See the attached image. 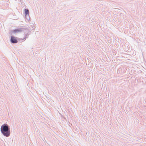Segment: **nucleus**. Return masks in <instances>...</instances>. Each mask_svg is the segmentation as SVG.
I'll use <instances>...</instances> for the list:
<instances>
[{
  "label": "nucleus",
  "mask_w": 146,
  "mask_h": 146,
  "mask_svg": "<svg viewBox=\"0 0 146 146\" xmlns=\"http://www.w3.org/2000/svg\"><path fill=\"white\" fill-rule=\"evenodd\" d=\"M9 128L7 126L4 125L1 126V130L3 134L6 137H8L10 134V132L8 131Z\"/></svg>",
  "instance_id": "f257e3e1"
},
{
  "label": "nucleus",
  "mask_w": 146,
  "mask_h": 146,
  "mask_svg": "<svg viewBox=\"0 0 146 146\" xmlns=\"http://www.w3.org/2000/svg\"><path fill=\"white\" fill-rule=\"evenodd\" d=\"M11 41L13 43H17V40L16 38L13 36L11 37Z\"/></svg>",
  "instance_id": "f03ea898"
},
{
  "label": "nucleus",
  "mask_w": 146,
  "mask_h": 146,
  "mask_svg": "<svg viewBox=\"0 0 146 146\" xmlns=\"http://www.w3.org/2000/svg\"><path fill=\"white\" fill-rule=\"evenodd\" d=\"M25 16H26L27 15H29V11L28 9H25Z\"/></svg>",
  "instance_id": "7ed1b4c3"
},
{
  "label": "nucleus",
  "mask_w": 146,
  "mask_h": 146,
  "mask_svg": "<svg viewBox=\"0 0 146 146\" xmlns=\"http://www.w3.org/2000/svg\"><path fill=\"white\" fill-rule=\"evenodd\" d=\"M20 31H21V30L20 29H15L13 31V32L14 33H16L19 32Z\"/></svg>",
  "instance_id": "20e7f679"
}]
</instances>
